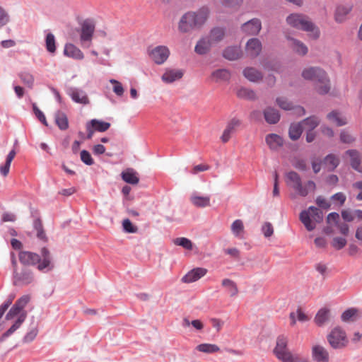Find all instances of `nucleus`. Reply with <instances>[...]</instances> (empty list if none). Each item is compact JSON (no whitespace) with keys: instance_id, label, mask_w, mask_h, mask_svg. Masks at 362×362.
Masks as SVG:
<instances>
[{"instance_id":"obj_61","label":"nucleus","mask_w":362,"mask_h":362,"mask_svg":"<svg viewBox=\"0 0 362 362\" xmlns=\"http://www.w3.org/2000/svg\"><path fill=\"white\" fill-rule=\"evenodd\" d=\"M233 133V132L231 129H230L228 127H226V128L224 129L223 134L221 137V141L223 143L228 142L229 141V139H230L231 134Z\"/></svg>"},{"instance_id":"obj_7","label":"nucleus","mask_w":362,"mask_h":362,"mask_svg":"<svg viewBox=\"0 0 362 362\" xmlns=\"http://www.w3.org/2000/svg\"><path fill=\"white\" fill-rule=\"evenodd\" d=\"M327 338L329 345L335 349H343L349 344L345 331L339 327L334 328Z\"/></svg>"},{"instance_id":"obj_16","label":"nucleus","mask_w":362,"mask_h":362,"mask_svg":"<svg viewBox=\"0 0 362 362\" xmlns=\"http://www.w3.org/2000/svg\"><path fill=\"white\" fill-rule=\"evenodd\" d=\"M261 28L262 23L260 20L258 18H253L248 21L242 25L243 32L250 35H257Z\"/></svg>"},{"instance_id":"obj_32","label":"nucleus","mask_w":362,"mask_h":362,"mask_svg":"<svg viewBox=\"0 0 362 362\" xmlns=\"http://www.w3.org/2000/svg\"><path fill=\"white\" fill-rule=\"evenodd\" d=\"M232 233L235 237L242 238L244 235V224L242 220L237 219L233 222L230 226Z\"/></svg>"},{"instance_id":"obj_28","label":"nucleus","mask_w":362,"mask_h":362,"mask_svg":"<svg viewBox=\"0 0 362 362\" xmlns=\"http://www.w3.org/2000/svg\"><path fill=\"white\" fill-rule=\"evenodd\" d=\"M351 9L352 7L349 5L339 6L335 11V21L339 23L343 22L346 19V16L351 11Z\"/></svg>"},{"instance_id":"obj_8","label":"nucleus","mask_w":362,"mask_h":362,"mask_svg":"<svg viewBox=\"0 0 362 362\" xmlns=\"http://www.w3.org/2000/svg\"><path fill=\"white\" fill-rule=\"evenodd\" d=\"M94 32L95 24L92 21H85L82 23L80 33V40L81 45L83 47H90Z\"/></svg>"},{"instance_id":"obj_46","label":"nucleus","mask_w":362,"mask_h":362,"mask_svg":"<svg viewBox=\"0 0 362 362\" xmlns=\"http://www.w3.org/2000/svg\"><path fill=\"white\" fill-rule=\"evenodd\" d=\"M237 95L239 98L248 100H254L256 98L255 93L248 88H241L238 90Z\"/></svg>"},{"instance_id":"obj_14","label":"nucleus","mask_w":362,"mask_h":362,"mask_svg":"<svg viewBox=\"0 0 362 362\" xmlns=\"http://www.w3.org/2000/svg\"><path fill=\"white\" fill-rule=\"evenodd\" d=\"M18 258L21 264L28 266L38 264L40 260L38 254L30 251H21L18 253Z\"/></svg>"},{"instance_id":"obj_19","label":"nucleus","mask_w":362,"mask_h":362,"mask_svg":"<svg viewBox=\"0 0 362 362\" xmlns=\"http://www.w3.org/2000/svg\"><path fill=\"white\" fill-rule=\"evenodd\" d=\"M13 279L15 284L21 283L23 284H28L32 282L33 276L30 270L24 269L21 272L15 270Z\"/></svg>"},{"instance_id":"obj_21","label":"nucleus","mask_w":362,"mask_h":362,"mask_svg":"<svg viewBox=\"0 0 362 362\" xmlns=\"http://www.w3.org/2000/svg\"><path fill=\"white\" fill-rule=\"evenodd\" d=\"M214 44L208 37L199 40L194 48V51L199 54H205L209 52Z\"/></svg>"},{"instance_id":"obj_51","label":"nucleus","mask_w":362,"mask_h":362,"mask_svg":"<svg viewBox=\"0 0 362 362\" xmlns=\"http://www.w3.org/2000/svg\"><path fill=\"white\" fill-rule=\"evenodd\" d=\"M243 0H222V4L224 7L237 9L240 7Z\"/></svg>"},{"instance_id":"obj_17","label":"nucleus","mask_w":362,"mask_h":362,"mask_svg":"<svg viewBox=\"0 0 362 362\" xmlns=\"http://www.w3.org/2000/svg\"><path fill=\"white\" fill-rule=\"evenodd\" d=\"M206 273L207 269L205 268L197 267L193 269L182 277V281L187 284L197 281L205 276Z\"/></svg>"},{"instance_id":"obj_25","label":"nucleus","mask_w":362,"mask_h":362,"mask_svg":"<svg viewBox=\"0 0 362 362\" xmlns=\"http://www.w3.org/2000/svg\"><path fill=\"white\" fill-rule=\"evenodd\" d=\"M266 142L271 149L276 150L283 145L284 141L280 136L270 134L267 136Z\"/></svg>"},{"instance_id":"obj_41","label":"nucleus","mask_w":362,"mask_h":362,"mask_svg":"<svg viewBox=\"0 0 362 362\" xmlns=\"http://www.w3.org/2000/svg\"><path fill=\"white\" fill-rule=\"evenodd\" d=\"M33 227H34V229L37 232V238H39L40 240H41L44 242H47V237L45 232L43 229V226H42V221L40 218H36L34 221Z\"/></svg>"},{"instance_id":"obj_34","label":"nucleus","mask_w":362,"mask_h":362,"mask_svg":"<svg viewBox=\"0 0 362 362\" xmlns=\"http://www.w3.org/2000/svg\"><path fill=\"white\" fill-rule=\"evenodd\" d=\"M190 200L197 207H206L210 205V197L208 196L193 195L191 197Z\"/></svg>"},{"instance_id":"obj_55","label":"nucleus","mask_w":362,"mask_h":362,"mask_svg":"<svg viewBox=\"0 0 362 362\" xmlns=\"http://www.w3.org/2000/svg\"><path fill=\"white\" fill-rule=\"evenodd\" d=\"M81 159L86 165H91L93 164V160L90 153L86 150L81 151Z\"/></svg>"},{"instance_id":"obj_52","label":"nucleus","mask_w":362,"mask_h":362,"mask_svg":"<svg viewBox=\"0 0 362 362\" xmlns=\"http://www.w3.org/2000/svg\"><path fill=\"white\" fill-rule=\"evenodd\" d=\"M262 232L265 238L271 237L274 233V228L271 223L265 222L262 226Z\"/></svg>"},{"instance_id":"obj_33","label":"nucleus","mask_w":362,"mask_h":362,"mask_svg":"<svg viewBox=\"0 0 362 362\" xmlns=\"http://www.w3.org/2000/svg\"><path fill=\"white\" fill-rule=\"evenodd\" d=\"M230 77V72L226 69H218L211 74V78L215 82L226 81Z\"/></svg>"},{"instance_id":"obj_45","label":"nucleus","mask_w":362,"mask_h":362,"mask_svg":"<svg viewBox=\"0 0 362 362\" xmlns=\"http://www.w3.org/2000/svg\"><path fill=\"white\" fill-rule=\"evenodd\" d=\"M339 163V158L332 154L327 156L324 160V164L329 170H333Z\"/></svg>"},{"instance_id":"obj_6","label":"nucleus","mask_w":362,"mask_h":362,"mask_svg":"<svg viewBox=\"0 0 362 362\" xmlns=\"http://www.w3.org/2000/svg\"><path fill=\"white\" fill-rule=\"evenodd\" d=\"M300 220L306 229L311 231L316 226L315 222H320L322 220V213L317 208L310 206L308 210L300 213Z\"/></svg>"},{"instance_id":"obj_53","label":"nucleus","mask_w":362,"mask_h":362,"mask_svg":"<svg viewBox=\"0 0 362 362\" xmlns=\"http://www.w3.org/2000/svg\"><path fill=\"white\" fill-rule=\"evenodd\" d=\"M358 310L354 308L349 309L342 313L341 319L344 322L353 320V317L357 314Z\"/></svg>"},{"instance_id":"obj_63","label":"nucleus","mask_w":362,"mask_h":362,"mask_svg":"<svg viewBox=\"0 0 362 362\" xmlns=\"http://www.w3.org/2000/svg\"><path fill=\"white\" fill-rule=\"evenodd\" d=\"M240 124L241 122L240 119L233 118L228 122L227 127L234 132L235 129L238 127Z\"/></svg>"},{"instance_id":"obj_23","label":"nucleus","mask_w":362,"mask_h":362,"mask_svg":"<svg viewBox=\"0 0 362 362\" xmlns=\"http://www.w3.org/2000/svg\"><path fill=\"white\" fill-rule=\"evenodd\" d=\"M242 55V51L240 47L232 46L228 47L223 51V56L228 60H236Z\"/></svg>"},{"instance_id":"obj_3","label":"nucleus","mask_w":362,"mask_h":362,"mask_svg":"<svg viewBox=\"0 0 362 362\" xmlns=\"http://www.w3.org/2000/svg\"><path fill=\"white\" fill-rule=\"evenodd\" d=\"M302 76L305 80L315 83L317 91L320 94H326L330 89L329 80L326 72L319 67H309L302 72Z\"/></svg>"},{"instance_id":"obj_12","label":"nucleus","mask_w":362,"mask_h":362,"mask_svg":"<svg viewBox=\"0 0 362 362\" xmlns=\"http://www.w3.org/2000/svg\"><path fill=\"white\" fill-rule=\"evenodd\" d=\"M110 127V123L96 119H91L86 124L87 139H92L95 132H104Z\"/></svg>"},{"instance_id":"obj_47","label":"nucleus","mask_w":362,"mask_h":362,"mask_svg":"<svg viewBox=\"0 0 362 362\" xmlns=\"http://www.w3.org/2000/svg\"><path fill=\"white\" fill-rule=\"evenodd\" d=\"M46 48L48 52L54 53L56 50L55 38L53 34L48 33L46 36Z\"/></svg>"},{"instance_id":"obj_20","label":"nucleus","mask_w":362,"mask_h":362,"mask_svg":"<svg viewBox=\"0 0 362 362\" xmlns=\"http://www.w3.org/2000/svg\"><path fill=\"white\" fill-rule=\"evenodd\" d=\"M183 76V72L179 69H166L162 75L161 79L166 83H171L180 79Z\"/></svg>"},{"instance_id":"obj_9","label":"nucleus","mask_w":362,"mask_h":362,"mask_svg":"<svg viewBox=\"0 0 362 362\" xmlns=\"http://www.w3.org/2000/svg\"><path fill=\"white\" fill-rule=\"evenodd\" d=\"M288 340L284 336H279L276 339V345L274 353L276 358L282 362H288L292 353L287 348Z\"/></svg>"},{"instance_id":"obj_36","label":"nucleus","mask_w":362,"mask_h":362,"mask_svg":"<svg viewBox=\"0 0 362 362\" xmlns=\"http://www.w3.org/2000/svg\"><path fill=\"white\" fill-rule=\"evenodd\" d=\"M329 319V310L326 308L320 309L315 317V322L318 326H322Z\"/></svg>"},{"instance_id":"obj_39","label":"nucleus","mask_w":362,"mask_h":362,"mask_svg":"<svg viewBox=\"0 0 362 362\" xmlns=\"http://www.w3.org/2000/svg\"><path fill=\"white\" fill-rule=\"evenodd\" d=\"M303 132V127L300 123H294L290 126L289 128V137L291 139L296 141L300 138Z\"/></svg>"},{"instance_id":"obj_30","label":"nucleus","mask_w":362,"mask_h":362,"mask_svg":"<svg viewBox=\"0 0 362 362\" xmlns=\"http://www.w3.org/2000/svg\"><path fill=\"white\" fill-rule=\"evenodd\" d=\"M221 285L227 290L230 296L234 297L238 295L239 291L237 284L233 280L229 279H224L221 281Z\"/></svg>"},{"instance_id":"obj_1","label":"nucleus","mask_w":362,"mask_h":362,"mask_svg":"<svg viewBox=\"0 0 362 362\" xmlns=\"http://www.w3.org/2000/svg\"><path fill=\"white\" fill-rule=\"evenodd\" d=\"M209 13L210 11L207 6H202L196 12L185 13L178 22V30L182 33H187L200 28L206 22Z\"/></svg>"},{"instance_id":"obj_10","label":"nucleus","mask_w":362,"mask_h":362,"mask_svg":"<svg viewBox=\"0 0 362 362\" xmlns=\"http://www.w3.org/2000/svg\"><path fill=\"white\" fill-rule=\"evenodd\" d=\"M39 255L40 260L38 262L37 269L40 271H44L45 269L47 271L52 270L54 265L50 250L47 247H43L41 248Z\"/></svg>"},{"instance_id":"obj_58","label":"nucleus","mask_w":362,"mask_h":362,"mask_svg":"<svg viewBox=\"0 0 362 362\" xmlns=\"http://www.w3.org/2000/svg\"><path fill=\"white\" fill-rule=\"evenodd\" d=\"M340 139L343 143L350 144L354 141V137L348 132L344 130L340 134Z\"/></svg>"},{"instance_id":"obj_56","label":"nucleus","mask_w":362,"mask_h":362,"mask_svg":"<svg viewBox=\"0 0 362 362\" xmlns=\"http://www.w3.org/2000/svg\"><path fill=\"white\" fill-rule=\"evenodd\" d=\"M346 239L344 238L339 237L334 238L332 243V246L337 250H340L343 248L346 245Z\"/></svg>"},{"instance_id":"obj_44","label":"nucleus","mask_w":362,"mask_h":362,"mask_svg":"<svg viewBox=\"0 0 362 362\" xmlns=\"http://www.w3.org/2000/svg\"><path fill=\"white\" fill-rule=\"evenodd\" d=\"M327 118L333 123H335L337 126H343L347 123L346 119L341 116V115L337 112H332L327 115Z\"/></svg>"},{"instance_id":"obj_59","label":"nucleus","mask_w":362,"mask_h":362,"mask_svg":"<svg viewBox=\"0 0 362 362\" xmlns=\"http://www.w3.org/2000/svg\"><path fill=\"white\" fill-rule=\"evenodd\" d=\"M122 226L125 231L128 233H136L137 230V228L134 227L130 220L129 219H124L122 222Z\"/></svg>"},{"instance_id":"obj_62","label":"nucleus","mask_w":362,"mask_h":362,"mask_svg":"<svg viewBox=\"0 0 362 362\" xmlns=\"http://www.w3.org/2000/svg\"><path fill=\"white\" fill-rule=\"evenodd\" d=\"M8 22V16L5 11L0 7V28Z\"/></svg>"},{"instance_id":"obj_2","label":"nucleus","mask_w":362,"mask_h":362,"mask_svg":"<svg viewBox=\"0 0 362 362\" xmlns=\"http://www.w3.org/2000/svg\"><path fill=\"white\" fill-rule=\"evenodd\" d=\"M30 300V296L29 295H24L16 300L13 307L10 309L8 313L6 315L7 320H12L15 317L18 316V319L13 323V325L5 332L1 337V341L4 340L5 338L12 334L16 330H17L25 321L27 317V312L24 310V308Z\"/></svg>"},{"instance_id":"obj_38","label":"nucleus","mask_w":362,"mask_h":362,"mask_svg":"<svg viewBox=\"0 0 362 362\" xmlns=\"http://www.w3.org/2000/svg\"><path fill=\"white\" fill-rule=\"evenodd\" d=\"M319 119L316 117H310L300 122L303 127V129H305L307 131H313L318 124Z\"/></svg>"},{"instance_id":"obj_13","label":"nucleus","mask_w":362,"mask_h":362,"mask_svg":"<svg viewBox=\"0 0 362 362\" xmlns=\"http://www.w3.org/2000/svg\"><path fill=\"white\" fill-rule=\"evenodd\" d=\"M312 358L316 362H329V354L327 350L320 344L312 346Z\"/></svg>"},{"instance_id":"obj_22","label":"nucleus","mask_w":362,"mask_h":362,"mask_svg":"<svg viewBox=\"0 0 362 362\" xmlns=\"http://www.w3.org/2000/svg\"><path fill=\"white\" fill-rule=\"evenodd\" d=\"M69 94L75 103L83 105L89 104L90 101L88 97L83 90H80L78 89H71L70 90Z\"/></svg>"},{"instance_id":"obj_64","label":"nucleus","mask_w":362,"mask_h":362,"mask_svg":"<svg viewBox=\"0 0 362 362\" xmlns=\"http://www.w3.org/2000/svg\"><path fill=\"white\" fill-rule=\"evenodd\" d=\"M353 187L359 190V193L356 196V199L358 201L362 200V181L356 182L353 184Z\"/></svg>"},{"instance_id":"obj_15","label":"nucleus","mask_w":362,"mask_h":362,"mask_svg":"<svg viewBox=\"0 0 362 362\" xmlns=\"http://www.w3.org/2000/svg\"><path fill=\"white\" fill-rule=\"evenodd\" d=\"M262 43L257 38L249 40L246 44L245 51L248 57L251 58L257 57L262 51Z\"/></svg>"},{"instance_id":"obj_54","label":"nucleus","mask_w":362,"mask_h":362,"mask_svg":"<svg viewBox=\"0 0 362 362\" xmlns=\"http://www.w3.org/2000/svg\"><path fill=\"white\" fill-rule=\"evenodd\" d=\"M292 165L295 168H296L299 170H302V171H305L307 169V165H306L305 160L303 159H300V158L294 159L292 161Z\"/></svg>"},{"instance_id":"obj_49","label":"nucleus","mask_w":362,"mask_h":362,"mask_svg":"<svg viewBox=\"0 0 362 362\" xmlns=\"http://www.w3.org/2000/svg\"><path fill=\"white\" fill-rule=\"evenodd\" d=\"M173 242L175 245L182 246L185 249L189 250L192 249V243L191 240L186 238H177L175 239Z\"/></svg>"},{"instance_id":"obj_42","label":"nucleus","mask_w":362,"mask_h":362,"mask_svg":"<svg viewBox=\"0 0 362 362\" xmlns=\"http://www.w3.org/2000/svg\"><path fill=\"white\" fill-rule=\"evenodd\" d=\"M196 349L206 354H213L220 351V348L216 344L206 343L198 345Z\"/></svg>"},{"instance_id":"obj_40","label":"nucleus","mask_w":362,"mask_h":362,"mask_svg":"<svg viewBox=\"0 0 362 362\" xmlns=\"http://www.w3.org/2000/svg\"><path fill=\"white\" fill-rule=\"evenodd\" d=\"M346 154H348L351 158V165L352 168L356 170L361 171V159L358 152L356 150H349L346 151Z\"/></svg>"},{"instance_id":"obj_18","label":"nucleus","mask_w":362,"mask_h":362,"mask_svg":"<svg viewBox=\"0 0 362 362\" xmlns=\"http://www.w3.org/2000/svg\"><path fill=\"white\" fill-rule=\"evenodd\" d=\"M64 54L76 60H81L84 55L81 50L74 44L67 43L64 46Z\"/></svg>"},{"instance_id":"obj_29","label":"nucleus","mask_w":362,"mask_h":362,"mask_svg":"<svg viewBox=\"0 0 362 362\" xmlns=\"http://www.w3.org/2000/svg\"><path fill=\"white\" fill-rule=\"evenodd\" d=\"M265 120L269 124H276L280 119V115L278 110L268 107L264 111Z\"/></svg>"},{"instance_id":"obj_31","label":"nucleus","mask_w":362,"mask_h":362,"mask_svg":"<svg viewBox=\"0 0 362 362\" xmlns=\"http://www.w3.org/2000/svg\"><path fill=\"white\" fill-rule=\"evenodd\" d=\"M224 36H225L224 29L222 28L218 27V28H214L211 30L208 37L212 42V43L214 45V44H216V43L219 42L220 41H221L223 39Z\"/></svg>"},{"instance_id":"obj_43","label":"nucleus","mask_w":362,"mask_h":362,"mask_svg":"<svg viewBox=\"0 0 362 362\" xmlns=\"http://www.w3.org/2000/svg\"><path fill=\"white\" fill-rule=\"evenodd\" d=\"M18 76L23 83L30 88H33L34 84V77L30 72L26 71H21L18 74Z\"/></svg>"},{"instance_id":"obj_57","label":"nucleus","mask_w":362,"mask_h":362,"mask_svg":"<svg viewBox=\"0 0 362 362\" xmlns=\"http://www.w3.org/2000/svg\"><path fill=\"white\" fill-rule=\"evenodd\" d=\"M33 111L37 119L45 126H47V122L44 113L36 106L33 105Z\"/></svg>"},{"instance_id":"obj_50","label":"nucleus","mask_w":362,"mask_h":362,"mask_svg":"<svg viewBox=\"0 0 362 362\" xmlns=\"http://www.w3.org/2000/svg\"><path fill=\"white\" fill-rule=\"evenodd\" d=\"M110 83L113 85V92L117 96H122L124 94V90L122 83L119 81L115 79H110Z\"/></svg>"},{"instance_id":"obj_26","label":"nucleus","mask_w":362,"mask_h":362,"mask_svg":"<svg viewBox=\"0 0 362 362\" xmlns=\"http://www.w3.org/2000/svg\"><path fill=\"white\" fill-rule=\"evenodd\" d=\"M16 155V151L13 149L7 155L6 161L4 164L0 165V173L2 176L6 177L10 170L11 163Z\"/></svg>"},{"instance_id":"obj_24","label":"nucleus","mask_w":362,"mask_h":362,"mask_svg":"<svg viewBox=\"0 0 362 362\" xmlns=\"http://www.w3.org/2000/svg\"><path fill=\"white\" fill-rule=\"evenodd\" d=\"M243 75L245 77L252 82L260 81L263 76L260 71L252 67H247L244 69Z\"/></svg>"},{"instance_id":"obj_35","label":"nucleus","mask_w":362,"mask_h":362,"mask_svg":"<svg viewBox=\"0 0 362 362\" xmlns=\"http://www.w3.org/2000/svg\"><path fill=\"white\" fill-rule=\"evenodd\" d=\"M55 122L59 128L62 130H65L69 127L68 119L65 113L61 111H57L54 116Z\"/></svg>"},{"instance_id":"obj_48","label":"nucleus","mask_w":362,"mask_h":362,"mask_svg":"<svg viewBox=\"0 0 362 362\" xmlns=\"http://www.w3.org/2000/svg\"><path fill=\"white\" fill-rule=\"evenodd\" d=\"M276 104L283 110H290L293 108V105L291 102L288 100L286 98L279 97L276 100Z\"/></svg>"},{"instance_id":"obj_27","label":"nucleus","mask_w":362,"mask_h":362,"mask_svg":"<svg viewBox=\"0 0 362 362\" xmlns=\"http://www.w3.org/2000/svg\"><path fill=\"white\" fill-rule=\"evenodd\" d=\"M122 180L129 184L136 185L139 182L137 173L133 169H127L121 174Z\"/></svg>"},{"instance_id":"obj_4","label":"nucleus","mask_w":362,"mask_h":362,"mask_svg":"<svg viewBox=\"0 0 362 362\" xmlns=\"http://www.w3.org/2000/svg\"><path fill=\"white\" fill-rule=\"evenodd\" d=\"M286 22L291 27L308 32L309 36L314 40L320 36L319 29L305 15L292 13L286 18Z\"/></svg>"},{"instance_id":"obj_37","label":"nucleus","mask_w":362,"mask_h":362,"mask_svg":"<svg viewBox=\"0 0 362 362\" xmlns=\"http://www.w3.org/2000/svg\"><path fill=\"white\" fill-rule=\"evenodd\" d=\"M291 40V46L294 52L298 54L305 55L308 52V47L300 41L288 37Z\"/></svg>"},{"instance_id":"obj_11","label":"nucleus","mask_w":362,"mask_h":362,"mask_svg":"<svg viewBox=\"0 0 362 362\" xmlns=\"http://www.w3.org/2000/svg\"><path fill=\"white\" fill-rule=\"evenodd\" d=\"M148 55L157 64H163L169 57L170 50L166 46H157L148 50Z\"/></svg>"},{"instance_id":"obj_60","label":"nucleus","mask_w":362,"mask_h":362,"mask_svg":"<svg viewBox=\"0 0 362 362\" xmlns=\"http://www.w3.org/2000/svg\"><path fill=\"white\" fill-rule=\"evenodd\" d=\"M341 216L346 221H352L356 217L354 211L351 212L348 210H344L341 212Z\"/></svg>"},{"instance_id":"obj_5","label":"nucleus","mask_w":362,"mask_h":362,"mask_svg":"<svg viewBox=\"0 0 362 362\" xmlns=\"http://www.w3.org/2000/svg\"><path fill=\"white\" fill-rule=\"evenodd\" d=\"M286 182L301 197L307 196L310 192L315 189V184L313 181H308L303 185L300 175L295 171H290L286 174Z\"/></svg>"}]
</instances>
